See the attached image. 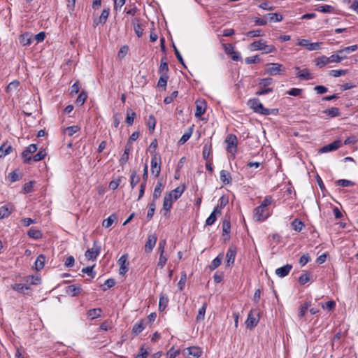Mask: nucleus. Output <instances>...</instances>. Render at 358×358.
<instances>
[{"label":"nucleus","mask_w":358,"mask_h":358,"mask_svg":"<svg viewBox=\"0 0 358 358\" xmlns=\"http://www.w3.org/2000/svg\"><path fill=\"white\" fill-rule=\"evenodd\" d=\"M324 113L331 117H338L340 115L339 110L337 108L332 107L329 109H327L324 111Z\"/></svg>","instance_id":"obj_36"},{"label":"nucleus","mask_w":358,"mask_h":358,"mask_svg":"<svg viewBox=\"0 0 358 358\" xmlns=\"http://www.w3.org/2000/svg\"><path fill=\"white\" fill-rule=\"evenodd\" d=\"M249 48L251 51L262 50L264 54L275 52V48L272 45H267L263 40H259L252 43Z\"/></svg>","instance_id":"obj_1"},{"label":"nucleus","mask_w":358,"mask_h":358,"mask_svg":"<svg viewBox=\"0 0 358 358\" xmlns=\"http://www.w3.org/2000/svg\"><path fill=\"white\" fill-rule=\"evenodd\" d=\"M222 259V257L221 255H218L215 259H214L210 266V269L214 270L217 268L220 265Z\"/></svg>","instance_id":"obj_47"},{"label":"nucleus","mask_w":358,"mask_h":358,"mask_svg":"<svg viewBox=\"0 0 358 358\" xmlns=\"http://www.w3.org/2000/svg\"><path fill=\"white\" fill-rule=\"evenodd\" d=\"M333 7L329 5H324L322 6H320L317 10L322 13H330L333 10Z\"/></svg>","instance_id":"obj_61"},{"label":"nucleus","mask_w":358,"mask_h":358,"mask_svg":"<svg viewBox=\"0 0 358 358\" xmlns=\"http://www.w3.org/2000/svg\"><path fill=\"white\" fill-rule=\"evenodd\" d=\"M101 313V308H94L88 311L87 315L91 320L96 319L100 317Z\"/></svg>","instance_id":"obj_35"},{"label":"nucleus","mask_w":358,"mask_h":358,"mask_svg":"<svg viewBox=\"0 0 358 358\" xmlns=\"http://www.w3.org/2000/svg\"><path fill=\"white\" fill-rule=\"evenodd\" d=\"M162 192V185L161 182H158L154 189L153 199H158L160 196Z\"/></svg>","instance_id":"obj_45"},{"label":"nucleus","mask_w":358,"mask_h":358,"mask_svg":"<svg viewBox=\"0 0 358 358\" xmlns=\"http://www.w3.org/2000/svg\"><path fill=\"white\" fill-rule=\"evenodd\" d=\"M192 134V129L189 128V131H187L186 133H185L182 136V137L180 138V139L178 141V144L183 145L185 143H186L191 137Z\"/></svg>","instance_id":"obj_39"},{"label":"nucleus","mask_w":358,"mask_h":358,"mask_svg":"<svg viewBox=\"0 0 358 358\" xmlns=\"http://www.w3.org/2000/svg\"><path fill=\"white\" fill-rule=\"evenodd\" d=\"M20 85V83L17 80H13L8 84L6 87V92L8 94L15 92Z\"/></svg>","instance_id":"obj_29"},{"label":"nucleus","mask_w":358,"mask_h":358,"mask_svg":"<svg viewBox=\"0 0 358 358\" xmlns=\"http://www.w3.org/2000/svg\"><path fill=\"white\" fill-rule=\"evenodd\" d=\"M155 124H156V120H155V118L154 117L153 115H150L149 117L148 120V126L149 127V129L150 131H153L155 128Z\"/></svg>","instance_id":"obj_56"},{"label":"nucleus","mask_w":358,"mask_h":358,"mask_svg":"<svg viewBox=\"0 0 358 358\" xmlns=\"http://www.w3.org/2000/svg\"><path fill=\"white\" fill-rule=\"evenodd\" d=\"M81 291V288L80 286H76L75 285H69L66 287V292L69 295L71 296H75L78 294Z\"/></svg>","instance_id":"obj_23"},{"label":"nucleus","mask_w":358,"mask_h":358,"mask_svg":"<svg viewBox=\"0 0 358 358\" xmlns=\"http://www.w3.org/2000/svg\"><path fill=\"white\" fill-rule=\"evenodd\" d=\"M80 127H78V125L70 126L65 129L64 133L69 136H71L74 134L77 133L80 130Z\"/></svg>","instance_id":"obj_34"},{"label":"nucleus","mask_w":358,"mask_h":358,"mask_svg":"<svg viewBox=\"0 0 358 358\" xmlns=\"http://www.w3.org/2000/svg\"><path fill=\"white\" fill-rule=\"evenodd\" d=\"M236 255V249L231 246L230 247L227 253H226V266H231L235 261V257Z\"/></svg>","instance_id":"obj_14"},{"label":"nucleus","mask_w":358,"mask_h":358,"mask_svg":"<svg viewBox=\"0 0 358 358\" xmlns=\"http://www.w3.org/2000/svg\"><path fill=\"white\" fill-rule=\"evenodd\" d=\"M292 266L291 264H286L282 267L277 268L275 271V274L280 277L283 278L289 274L292 270Z\"/></svg>","instance_id":"obj_18"},{"label":"nucleus","mask_w":358,"mask_h":358,"mask_svg":"<svg viewBox=\"0 0 358 358\" xmlns=\"http://www.w3.org/2000/svg\"><path fill=\"white\" fill-rule=\"evenodd\" d=\"M37 150V145L36 144H31L29 145L26 150H24L22 153V157L24 159L25 163H29L31 160V157L29 155L31 153H34Z\"/></svg>","instance_id":"obj_12"},{"label":"nucleus","mask_w":358,"mask_h":358,"mask_svg":"<svg viewBox=\"0 0 358 358\" xmlns=\"http://www.w3.org/2000/svg\"><path fill=\"white\" fill-rule=\"evenodd\" d=\"M117 217L115 214L111 215L107 219L104 220L102 222V226L105 228L110 227L113 223L116 220Z\"/></svg>","instance_id":"obj_33"},{"label":"nucleus","mask_w":358,"mask_h":358,"mask_svg":"<svg viewBox=\"0 0 358 358\" xmlns=\"http://www.w3.org/2000/svg\"><path fill=\"white\" fill-rule=\"evenodd\" d=\"M140 180V178L137 176L136 171H133L131 174V180L130 185L131 189L134 188V187L138 183Z\"/></svg>","instance_id":"obj_37"},{"label":"nucleus","mask_w":358,"mask_h":358,"mask_svg":"<svg viewBox=\"0 0 358 358\" xmlns=\"http://www.w3.org/2000/svg\"><path fill=\"white\" fill-rule=\"evenodd\" d=\"M221 215L220 209L218 206H216L210 216L207 218L206 221V225H212L217 219V215Z\"/></svg>","instance_id":"obj_22"},{"label":"nucleus","mask_w":358,"mask_h":358,"mask_svg":"<svg viewBox=\"0 0 358 358\" xmlns=\"http://www.w3.org/2000/svg\"><path fill=\"white\" fill-rule=\"evenodd\" d=\"M13 150L11 145H2L0 147V158L4 157L7 155L10 154Z\"/></svg>","instance_id":"obj_30"},{"label":"nucleus","mask_w":358,"mask_h":358,"mask_svg":"<svg viewBox=\"0 0 358 358\" xmlns=\"http://www.w3.org/2000/svg\"><path fill=\"white\" fill-rule=\"evenodd\" d=\"M168 303H169L168 297L164 295H161L160 298H159V310L160 311L164 310L166 308Z\"/></svg>","instance_id":"obj_32"},{"label":"nucleus","mask_w":358,"mask_h":358,"mask_svg":"<svg viewBox=\"0 0 358 358\" xmlns=\"http://www.w3.org/2000/svg\"><path fill=\"white\" fill-rule=\"evenodd\" d=\"M310 280V274L308 273H304L300 275L299 278V282L301 285H305Z\"/></svg>","instance_id":"obj_52"},{"label":"nucleus","mask_w":358,"mask_h":358,"mask_svg":"<svg viewBox=\"0 0 358 358\" xmlns=\"http://www.w3.org/2000/svg\"><path fill=\"white\" fill-rule=\"evenodd\" d=\"M45 263V257L39 255L35 262V268L36 270H41L43 268Z\"/></svg>","instance_id":"obj_41"},{"label":"nucleus","mask_w":358,"mask_h":358,"mask_svg":"<svg viewBox=\"0 0 358 358\" xmlns=\"http://www.w3.org/2000/svg\"><path fill=\"white\" fill-rule=\"evenodd\" d=\"M206 110V103L203 99H199L196 101V117H200L203 115Z\"/></svg>","instance_id":"obj_15"},{"label":"nucleus","mask_w":358,"mask_h":358,"mask_svg":"<svg viewBox=\"0 0 358 358\" xmlns=\"http://www.w3.org/2000/svg\"><path fill=\"white\" fill-rule=\"evenodd\" d=\"M148 355L149 352L142 347L136 358H146Z\"/></svg>","instance_id":"obj_64"},{"label":"nucleus","mask_w":358,"mask_h":358,"mask_svg":"<svg viewBox=\"0 0 358 358\" xmlns=\"http://www.w3.org/2000/svg\"><path fill=\"white\" fill-rule=\"evenodd\" d=\"M157 238L155 234H150L148 237L147 242L145 245V250L146 252H150L155 246Z\"/></svg>","instance_id":"obj_17"},{"label":"nucleus","mask_w":358,"mask_h":358,"mask_svg":"<svg viewBox=\"0 0 358 358\" xmlns=\"http://www.w3.org/2000/svg\"><path fill=\"white\" fill-rule=\"evenodd\" d=\"M347 72V70H331L329 71V74L333 77H339L345 75Z\"/></svg>","instance_id":"obj_49"},{"label":"nucleus","mask_w":358,"mask_h":358,"mask_svg":"<svg viewBox=\"0 0 358 358\" xmlns=\"http://www.w3.org/2000/svg\"><path fill=\"white\" fill-rule=\"evenodd\" d=\"M265 71L269 76H276L285 71V67L278 63H270L265 66Z\"/></svg>","instance_id":"obj_3"},{"label":"nucleus","mask_w":358,"mask_h":358,"mask_svg":"<svg viewBox=\"0 0 358 358\" xmlns=\"http://www.w3.org/2000/svg\"><path fill=\"white\" fill-rule=\"evenodd\" d=\"M220 180L224 184H230L231 182V177L230 173L225 171L222 170L220 173Z\"/></svg>","instance_id":"obj_25"},{"label":"nucleus","mask_w":358,"mask_h":358,"mask_svg":"<svg viewBox=\"0 0 358 358\" xmlns=\"http://www.w3.org/2000/svg\"><path fill=\"white\" fill-rule=\"evenodd\" d=\"M272 202H273L272 197L271 196H266L259 206H261L264 208H267V206H269L270 204H271Z\"/></svg>","instance_id":"obj_60"},{"label":"nucleus","mask_w":358,"mask_h":358,"mask_svg":"<svg viewBox=\"0 0 358 358\" xmlns=\"http://www.w3.org/2000/svg\"><path fill=\"white\" fill-rule=\"evenodd\" d=\"M298 45L305 47L308 51L317 50L320 49L322 43H310L307 39H298L297 43Z\"/></svg>","instance_id":"obj_9"},{"label":"nucleus","mask_w":358,"mask_h":358,"mask_svg":"<svg viewBox=\"0 0 358 358\" xmlns=\"http://www.w3.org/2000/svg\"><path fill=\"white\" fill-rule=\"evenodd\" d=\"M207 304L205 303L203 306L199 309L198 314L196 316V320L201 321L204 319L205 313L206 310Z\"/></svg>","instance_id":"obj_40"},{"label":"nucleus","mask_w":358,"mask_h":358,"mask_svg":"<svg viewBox=\"0 0 358 358\" xmlns=\"http://www.w3.org/2000/svg\"><path fill=\"white\" fill-rule=\"evenodd\" d=\"M237 138L234 134L229 135L226 139L227 150L232 155H235L237 152Z\"/></svg>","instance_id":"obj_7"},{"label":"nucleus","mask_w":358,"mask_h":358,"mask_svg":"<svg viewBox=\"0 0 358 358\" xmlns=\"http://www.w3.org/2000/svg\"><path fill=\"white\" fill-rule=\"evenodd\" d=\"M14 210L13 205L8 203L0 207V220L8 217Z\"/></svg>","instance_id":"obj_16"},{"label":"nucleus","mask_w":358,"mask_h":358,"mask_svg":"<svg viewBox=\"0 0 358 358\" xmlns=\"http://www.w3.org/2000/svg\"><path fill=\"white\" fill-rule=\"evenodd\" d=\"M246 36L250 38H255L262 36V34L261 30L257 29L248 31V33H246Z\"/></svg>","instance_id":"obj_59"},{"label":"nucleus","mask_w":358,"mask_h":358,"mask_svg":"<svg viewBox=\"0 0 358 358\" xmlns=\"http://www.w3.org/2000/svg\"><path fill=\"white\" fill-rule=\"evenodd\" d=\"M135 117H136V113L134 112L127 113L126 122L129 125L132 124Z\"/></svg>","instance_id":"obj_63"},{"label":"nucleus","mask_w":358,"mask_h":358,"mask_svg":"<svg viewBox=\"0 0 358 358\" xmlns=\"http://www.w3.org/2000/svg\"><path fill=\"white\" fill-rule=\"evenodd\" d=\"M310 306V303H306L300 307L299 316L302 317L306 313L308 308Z\"/></svg>","instance_id":"obj_57"},{"label":"nucleus","mask_w":358,"mask_h":358,"mask_svg":"<svg viewBox=\"0 0 358 358\" xmlns=\"http://www.w3.org/2000/svg\"><path fill=\"white\" fill-rule=\"evenodd\" d=\"M128 255L127 254L122 255L117 261V264L120 266V274L124 275L128 271V265L127 262Z\"/></svg>","instance_id":"obj_11"},{"label":"nucleus","mask_w":358,"mask_h":358,"mask_svg":"<svg viewBox=\"0 0 358 358\" xmlns=\"http://www.w3.org/2000/svg\"><path fill=\"white\" fill-rule=\"evenodd\" d=\"M297 76L303 80H310L313 78L312 75L307 69H301L299 67L296 68Z\"/></svg>","instance_id":"obj_21"},{"label":"nucleus","mask_w":358,"mask_h":358,"mask_svg":"<svg viewBox=\"0 0 358 358\" xmlns=\"http://www.w3.org/2000/svg\"><path fill=\"white\" fill-rule=\"evenodd\" d=\"M310 258L308 254H304L301 257L299 264L301 266H303L310 261Z\"/></svg>","instance_id":"obj_62"},{"label":"nucleus","mask_w":358,"mask_h":358,"mask_svg":"<svg viewBox=\"0 0 358 358\" xmlns=\"http://www.w3.org/2000/svg\"><path fill=\"white\" fill-rule=\"evenodd\" d=\"M87 97V94L85 92H82L76 99V103L80 106L83 105Z\"/></svg>","instance_id":"obj_48"},{"label":"nucleus","mask_w":358,"mask_h":358,"mask_svg":"<svg viewBox=\"0 0 358 358\" xmlns=\"http://www.w3.org/2000/svg\"><path fill=\"white\" fill-rule=\"evenodd\" d=\"M159 159L155 155L152 158L151 160V172L157 177L160 173V166L158 164Z\"/></svg>","instance_id":"obj_20"},{"label":"nucleus","mask_w":358,"mask_h":358,"mask_svg":"<svg viewBox=\"0 0 358 358\" xmlns=\"http://www.w3.org/2000/svg\"><path fill=\"white\" fill-rule=\"evenodd\" d=\"M202 353L201 348L197 346L187 348L183 350V354L187 358H199Z\"/></svg>","instance_id":"obj_8"},{"label":"nucleus","mask_w":358,"mask_h":358,"mask_svg":"<svg viewBox=\"0 0 358 358\" xmlns=\"http://www.w3.org/2000/svg\"><path fill=\"white\" fill-rule=\"evenodd\" d=\"M184 191V187H178L173 191H171L168 195L171 197L173 199H178Z\"/></svg>","instance_id":"obj_27"},{"label":"nucleus","mask_w":358,"mask_h":358,"mask_svg":"<svg viewBox=\"0 0 358 358\" xmlns=\"http://www.w3.org/2000/svg\"><path fill=\"white\" fill-rule=\"evenodd\" d=\"M168 80V76L166 74H162L159 80H158V86L161 87H164L166 85Z\"/></svg>","instance_id":"obj_51"},{"label":"nucleus","mask_w":358,"mask_h":358,"mask_svg":"<svg viewBox=\"0 0 358 358\" xmlns=\"http://www.w3.org/2000/svg\"><path fill=\"white\" fill-rule=\"evenodd\" d=\"M20 42L22 45H28L31 42V37L29 33H24L20 36Z\"/></svg>","instance_id":"obj_31"},{"label":"nucleus","mask_w":358,"mask_h":358,"mask_svg":"<svg viewBox=\"0 0 358 358\" xmlns=\"http://www.w3.org/2000/svg\"><path fill=\"white\" fill-rule=\"evenodd\" d=\"M224 51L227 55H231L234 61H238L241 59L240 53L234 50V47L231 44L224 45Z\"/></svg>","instance_id":"obj_13"},{"label":"nucleus","mask_w":358,"mask_h":358,"mask_svg":"<svg viewBox=\"0 0 358 358\" xmlns=\"http://www.w3.org/2000/svg\"><path fill=\"white\" fill-rule=\"evenodd\" d=\"M45 156V152L43 150H40L37 154L34 155L31 157V159H33L34 162H38L40 160H42Z\"/></svg>","instance_id":"obj_58"},{"label":"nucleus","mask_w":358,"mask_h":358,"mask_svg":"<svg viewBox=\"0 0 358 358\" xmlns=\"http://www.w3.org/2000/svg\"><path fill=\"white\" fill-rule=\"evenodd\" d=\"M271 22H280L282 20V16L278 13H268L266 15Z\"/></svg>","instance_id":"obj_38"},{"label":"nucleus","mask_w":358,"mask_h":358,"mask_svg":"<svg viewBox=\"0 0 358 358\" xmlns=\"http://www.w3.org/2000/svg\"><path fill=\"white\" fill-rule=\"evenodd\" d=\"M167 259V255H159V261L157 263V267L159 268H162L166 264Z\"/></svg>","instance_id":"obj_53"},{"label":"nucleus","mask_w":358,"mask_h":358,"mask_svg":"<svg viewBox=\"0 0 358 358\" xmlns=\"http://www.w3.org/2000/svg\"><path fill=\"white\" fill-rule=\"evenodd\" d=\"M94 266V265L92 266H87L86 268H83L82 269V272L87 274L88 275L93 278L96 275V273L93 271Z\"/></svg>","instance_id":"obj_54"},{"label":"nucleus","mask_w":358,"mask_h":358,"mask_svg":"<svg viewBox=\"0 0 358 358\" xmlns=\"http://www.w3.org/2000/svg\"><path fill=\"white\" fill-rule=\"evenodd\" d=\"M101 247L97 244L96 241L94 242L93 247L85 252V256L88 260H94L99 255Z\"/></svg>","instance_id":"obj_10"},{"label":"nucleus","mask_w":358,"mask_h":358,"mask_svg":"<svg viewBox=\"0 0 358 358\" xmlns=\"http://www.w3.org/2000/svg\"><path fill=\"white\" fill-rule=\"evenodd\" d=\"M248 105L256 113H259L263 115H268L270 113L269 110L265 108L262 103L257 99H252L249 100Z\"/></svg>","instance_id":"obj_5"},{"label":"nucleus","mask_w":358,"mask_h":358,"mask_svg":"<svg viewBox=\"0 0 358 358\" xmlns=\"http://www.w3.org/2000/svg\"><path fill=\"white\" fill-rule=\"evenodd\" d=\"M315 65L318 66L319 68H322L323 66H326L327 64L330 63L329 58L326 56H322L320 57L315 60Z\"/></svg>","instance_id":"obj_26"},{"label":"nucleus","mask_w":358,"mask_h":358,"mask_svg":"<svg viewBox=\"0 0 358 358\" xmlns=\"http://www.w3.org/2000/svg\"><path fill=\"white\" fill-rule=\"evenodd\" d=\"M270 215L271 213L268 208L259 206L254 210V219L258 222L264 221Z\"/></svg>","instance_id":"obj_6"},{"label":"nucleus","mask_w":358,"mask_h":358,"mask_svg":"<svg viewBox=\"0 0 358 358\" xmlns=\"http://www.w3.org/2000/svg\"><path fill=\"white\" fill-rule=\"evenodd\" d=\"M292 226L293 227V229L296 231H301L303 227V223L297 220V219H295L292 222Z\"/></svg>","instance_id":"obj_44"},{"label":"nucleus","mask_w":358,"mask_h":358,"mask_svg":"<svg viewBox=\"0 0 358 358\" xmlns=\"http://www.w3.org/2000/svg\"><path fill=\"white\" fill-rule=\"evenodd\" d=\"M12 289L20 293H25V290H28L29 287L22 284H14L12 285Z\"/></svg>","instance_id":"obj_43"},{"label":"nucleus","mask_w":358,"mask_h":358,"mask_svg":"<svg viewBox=\"0 0 358 358\" xmlns=\"http://www.w3.org/2000/svg\"><path fill=\"white\" fill-rule=\"evenodd\" d=\"M341 145V141H335L332 142L331 143H329L323 148H321L322 152H328L330 151H334L339 148Z\"/></svg>","instance_id":"obj_19"},{"label":"nucleus","mask_w":358,"mask_h":358,"mask_svg":"<svg viewBox=\"0 0 358 358\" xmlns=\"http://www.w3.org/2000/svg\"><path fill=\"white\" fill-rule=\"evenodd\" d=\"M259 312L257 310H251L245 321L246 327L249 329L255 327L259 321Z\"/></svg>","instance_id":"obj_4"},{"label":"nucleus","mask_w":358,"mask_h":358,"mask_svg":"<svg viewBox=\"0 0 358 358\" xmlns=\"http://www.w3.org/2000/svg\"><path fill=\"white\" fill-rule=\"evenodd\" d=\"M134 30L138 37H141L143 33V28L139 20L134 19L133 20Z\"/></svg>","instance_id":"obj_24"},{"label":"nucleus","mask_w":358,"mask_h":358,"mask_svg":"<svg viewBox=\"0 0 358 358\" xmlns=\"http://www.w3.org/2000/svg\"><path fill=\"white\" fill-rule=\"evenodd\" d=\"M28 235L30 237H31L33 238H35V239H38V238L42 237L41 232L40 231H38V230L34 229H30L28 231Z\"/></svg>","instance_id":"obj_46"},{"label":"nucleus","mask_w":358,"mask_h":358,"mask_svg":"<svg viewBox=\"0 0 358 358\" xmlns=\"http://www.w3.org/2000/svg\"><path fill=\"white\" fill-rule=\"evenodd\" d=\"M145 329L144 324L142 321L136 323L133 327V332L136 334H140Z\"/></svg>","instance_id":"obj_42"},{"label":"nucleus","mask_w":358,"mask_h":358,"mask_svg":"<svg viewBox=\"0 0 358 358\" xmlns=\"http://www.w3.org/2000/svg\"><path fill=\"white\" fill-rule=\"evenodd\" d=\"M222 231L226 234H228L230 232V222L227 219H224L222 222Z\"/></svg>","instance_id":"obj_55"},{"label":"nucleus","mask_w":358,"mask_h":358,"mask_svg":"<svg viewBox=\"0 0 358 358\" xmlns=\"http://www.w3.org/2000/svg\"><path fill=\"white\" fill-rule=\"evenodd\" d=\"M357 48L358 47L357 45H352L351 46L345 47L337 50L336 54L332 55L329 57L330 62H341L343 59L346 58V55H343L344 52H347V53H351L356 51Z\"/></svg>","instance_id":"obj_2"},{"label":"nucleus","mask_w":358,"mask_h":358,"mask_svg":"<svg viewBox=\"0 0 358 358\" xmlns=\"http://www.w3.org/2000/svg\"><path fill=\"white\" fill-rule=\"evenodd\" d=\"M173 203V199L170 197L169 195H166L164 198L163 202V210L169 212L171 208Z\"/></svg>","instance_id":"obj_28"},{"label":"nucleus","mask_w":358,"mask_h":358,"mask_svg":"<svg viewBox=\"0 0 358 358\" xmlns=\"http://www.w3.org/2000/svg\"><path fill=\"white\" fill-rule=\"evenodd\" d=\"M26 281L31 285H38L41 283V278L38 276H28Z\"/></svg>","instance_id":"obj_50"}]
</instances>
